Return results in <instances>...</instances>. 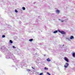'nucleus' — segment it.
I'll return each mask as SVG.
<instances>
[{
    "instance_id": "f257e3e1",
    "label": "nucleus",
    "mask_w": 75,
    "mask_h": 75,
    "mask_svg": "<svg viewBox=\"0 0 75 75\" xmlns=\"http://www.w3.org/2000/svg\"><path fill=\"white\" fill-rule=\"evenodd\" d=\"M6 58L7 59H11L13 60L14 62H18V60H16V59L15 58V56H14L13 53H8L7 54H6Z\"/></svg>"
},
{
    "instance_id": "f03ea898",
    "label": "nucleus",
    "mask_w": 75,
    "mask_h": 75,
    "mask_svg": "<svg viewBox=\"0 0 75 75\" xmlns=\"http://www.w3.org/2000/svg\"><path fill=\"white\" fill-rule=\"evenodd\" d=\"M24 62H22L21 63H18L17 65V66L18 68H20V67H21L22 68L24 66Z\"/></svg>"
},
{
    "instance_id": "7ed1b4c3",
    "label": "nucleus",
    "mask_w": 75,
    "mask_h": 75,
    "mask_svg": "<svg viewBox=\"0 0 75 75\" xmlns=\"http://www.w3.org/2000/svg\"><path fill=\"white\" fill-rule=\"evenodd\" d=\"M58 31L59 33H61V34H62L64 35V34H66V33L64 31H60L59 29H58Z\"/></svg>"
},
{
    "instance_id": "20e7f679",
    "label": "nucleus",
    "mask_w": 75,
    "mask_h": 75,
    "mask_svg": "<svg viewBox=\"0 0 75 75\" xmlns=\"http://www.w3.org/2000/svg\"><path fill=\"white\" fill-rule=\"evenodd\" d=\"M64 59L65 61L67 62H69V60H68V59L67 57H64Z\"/></svg>"
},
{
    "instance_id": "39448f33",
    "label": "nucleus",
    "mask_w": 75,
    "mask_h": 75,
    "mask_svg": "<svg viewBox=\"0 0 75 75\" xmlns=\"http://www.w3.org/2000/svg\"><path fill=\"white\" fill-rule=\"evenodd\" d=\"M69 65V64H68V63H66V64L64 65V67L65 68H67L68 67Z\"/></svg>"
},
{
    "instance_id": "423d86ee",
    "label": "nucleus",
    "mask_w": 75,
    "mask_h": 75,
    "mask_svg": "<svg viewBox=\"0 0 75 75\" xmlns=\"http://www.w3.org/2000/svg\"><path fill=\"white\" fill-rule=\"evenodd\" d=\"M72 55L73 57H75V52H73Z\"/></svg>"
},
{
    "instance_id": "0eeeda50",
    "label": "nucleus",
    "mask_w": 75,
    "mask_h": 75,
    "mask_svg": "<svg viewBox=\"0 0 75 75\" xmlns=\"http://www.w3.org/2000/svg\"><path fill=\"white\" fill-rule=\"evenodd\" d=\"M47 61H48V62H50L51 61V59H50V58H48L47 59Z\"/></svg>"
},
{
    "instance_id": "6e6552de",
    "label": "nucleus",
    "mask_w": 75,
    "mask_h": 75,
    "mask_svg": "<svg viewBox=\"0 0 75 75\" xmlns=\"http://www.w3.org/2000/svg\"><path fill=\"white\" fill-rule=\"evenodd\" d=\"M74 36H71L70 37V39L71 40H72V39H74Z\"/></svg>"
},
{
    "instance_id": "1a4fd4ad",
    "label": "nucleus",
    "mask_w": 75,
    "mask_h": 75,
    "mask_svg": "<svg viewBox=\"0 0 75 75\" xmlns=\"http://www.w3.org/2000/svg\"><path fill=\"white\" fill-rule=\"evenodd\" d=\"M58 30H55L54 32H53V33H54V34H55V33H58Z\"/></svg>"
},
{
    "instance_id": "9d476101",
    "label": "nucleus",
    "mask_w": 75,
    "mask_h": 75,
    "mask_svg": "<svg viewBox=\"0 0 75 75\" xmlns=\"http://www.w3.org/2000/svg\"><path fill=\"white\" fill-rule=\"evenodd\" d=\"M59 10H56V13H59Z\"/></svg>"
},
{
    "instance_id": "9b49d317",
    "label": "nucleus",
    "mask_w": 75,
    "mask_h": 75,
    "mask_svg": "<svg viewBox=\"0 0 75 75\" xmlns=\"http://www.w3.org/2000/svg\"><path fill=\"white\" fill-rule=\"evenodd\" d=\"M9 42L11 44H12L13 43V42L11 40H9Z\"/></svg>"
},
{
    "instance_id": "f8f14e48",
    "label": "nucleus",
    "mask_w": 75,
    "mask_h": 75,
    "mask_svg": "<svg viewBox=\"0 0 75 75\" xmlns=\"http://www.w3.org/2000/svg\"><path fill=\"white\" fill-rule=\"evenodd\" d=\"M33 40V39H31L29 40V41H30V42H31Z\"/></svg>"
},
{
    "instance_id": "ddd939ff",
    "label": "nucleus",
    "mask_w": 75,
    "mask_h": 75,
    "mask_svg": "<svg viewBox=\"0 0 75 75\" xmlns=\"http://www.w3.org/2000/svg\"><path fill=\"white\" fill-rule=\"evenodd\" d=\"M22 9L23 10H25V7H23Z\"/></svg>"
},
{
    "instance_id": "4468645a",
    "label": "nucleus",
    "mask_w": 75,
    "mask_h": 75,
    "mask_svg": "<svg viewBox=\"0 0 75 75\" xmlns=\"http://www.w3.org/2000/svg\"><path fill=\"white\" fill-rule=\"evenodd\" d=\"M48 69L46 67H45L44 69H45V70H48Z\"/></svg>"
},
{
    "instance_id": "2eb2a0df",
    "label": "nucleus",
    "mask_w": 75,
    "mask_h": 75,
    "mask_svg": "<svg viewBox=\"0 0 75 75\" xmlns=\"http://www.w3.org/2000/svg\"><path fill=\"white\" fill-rule=\"evenodd\" d=\"M5 37H6L5 35H2V38H4Z\"/></svg>"
},
{
    "instance_id": "dca6fc26",
    "label": "nucleus",
    "mask_w": 75,
    "mask_h": 75,
    "mask_svg": "<svg viewBox=\"0 0 75 75\" xmlns=\"http://www.w3.org/2000/svg\"><path fill=\"white\" fill-rule=\"evenodd\" d=\"M15 12H16V13H18V11H17V10L16 9L15 10Z\"/></svg>"
},
{
    "instance_id": "f3484780",
    "label": "nucleus",
    "mask_w": 75,
    "mask_h": 75,
    "mask_svg": "<svg viewBox=\"0 0 75 75\" xmlns=\"http://www.w3.org/2000/svg\"><path fill=\"white\" fill-rule=\"evenodd\" d=\"M43 75V73H40L39 75Z\"/></svg>"
},
{
    "instance_id": "a211bd4d",
    "label": "nucleus",
    "mask_w": 75,
    "mask_h": 75,
    "mask_svg": "<svg viewBox=\"0 0 75 75\" xmlns=\"http://www.w3.org/2000/svg\"><path fill=\"white\" fill-rule=\"evenodd\" d=\"M67 40H68L69 41V40H70V39H69V38H67Z\"/></svg>"
},
{
    "instance_id": "6ab92c4d",
    "label": "nucleus",
    "mask_w": 75,
    "mask_h": 75,
    "mask_svg": "<svg viewBox=\"0 0 75 75\" xmlns=\"http://www.w3.org/2000/svg\"><path fill=\"white\" fill-rule=\"evenodd\" d=\"M15 67V66H14V65H12V67Z\"/></svg>"
},
{
    "instance_id": "aec40b11",
    "label": "nucleus",
    "mask_w": 75,
    "mask_h": 75,
    "mask_svg": "<svg viewBox=\"0 0 75 75\" xmlns=\"http://www.w3.org/2000/svg\"><path fill=\"white\" fill-rule=\"evenodd\" d=\"M31 71V70H30V69H28L27 70V71Z\"/></svg>"
},
{
    "instance_id": "412c9836",
    "label": "nucleus",
    "mask_w": 75,
    "mask_h": 75,
    "mask_svg": "<svg viewBox=\"0 0 75 75\" xmlns=\"http://www.w3.org/2000/svg\"><path fill=\"white\" fill-rule=\"evenodd\" d=\"M61 21L63 23V22H64V21H63V20H62Z\"/></svg>"
},
{
    "instance_id": "4be33fe9",
    "label": "nucleus",
    "mask_w": 75,
    "mask_h": 75,
    "mask_svg": "<svg viewBox=\"0 0 75 75\" xmlns=\"http://www.w3.org/2000/svg\"><path fill=\"white\" fill-rule=\"evenodd\" d=\"M13 48H16V47H15L14 46H13Z\"/></svg>"
},
{
    "instance_id": "5701e85b",
    "label": "nucleus",
    "mask_w": 75,
    "mask_h": 75,
    "mask_svg": "<svg viewBox=\"0 0 75 75\" xmlns=\"http://www.w3.org/2000/svg\"><path fill=\"white\" fill-rule=\"evenodd\" d=\"M32 68H33V69H35V68H33V67H32Z\"/></svg>"
},
{
    "instance_id": "b1692460",
    "label": "nucleus",
    "mask_w": 75,
    "mask_h": 75,
    "mask_svg": "<svg viewBox=\"0 0 75 75\" xmlns=\"http://www.w3.org/2000/svg\"><path fill=\"white\" fill-rule=\"evenodd\" d=\"M58 20H59V21H61V19H59Z\"/></svg>"
},
{
    "instance_id": "393cba45",
    "label": "nucleus",
    "mask_w": 75,
    "mask_h": 75,
    "mask_svg": "<svg viewBox=\"0 0 75 75\" xmlns=\"http://www.w3.org/2000/svg\"><path fill=\"white\" fill-rule=\"evenodd\" d=\"M44 57H45V56H46V55L44 54Z\"/></svg>"
},
{
    "instance_id": "a878e982",
    "label": "nucleus",
    "mask_w": 75,
    "mask_h": 75,
    "mask_svg": "<svg viewBox=\"0 0 75 75\" xmlns=\"http://www.w3.org/2000/svg\"><path fill=\"white\" fill-rule=\"evenodd\" d=\"M0 5H1V6H3V4L1 5V4H0Z\"/></svg>"
},
{
    "instance_id": "bb28decb",
    "label": "nucleus",
    "mask_w": 75,
    "mask_h": 75,
    "mask_svg": "<svg viewBox=\"0 0 75 75\" xmlns=\"http://www.w3.org/2000/svg\"><path fill=\"white\" fill-rule=\"evenodd\" d=\"M62 47H63V46H64V45H62Z\"/></svg>"
},
{
    "instance_id": "cd10ccee",
    "label": "nucleus",
    "mask_w": 75,
    "mask_h": 75,
    "mask_svg": "<svg viewBox=\"0 0 75 75\" xmlns=\"http://www.w3.org/2000/svg\"><path fill=\"white\" fill-rule=\"evenodd\" d=\"M19 23H21V22L20 21V22H19Z\"/></svg>"
},
{
    "instance_id": "c85d7f7f",
    "label": "nucleus",
    "mask_w": 75,
    "mask_h": 75,
    "mask_svg": "<svg viewBox=\"0 0 75 75\" xmlns=\"http://www.w3.org/2000/svg\"><path fill=\"white\" fill-rule=\"evenodd\" d=\"M35 54H36V55H37V53H35Z\"/></svg>"
},
{
    "instance_id": "c756f323",
    "label": "nucleus",
    "mask_w": 75,
    "mask_h": 75,
    "mask_svg": "<svg viewBox=\"0 0 75 75\" xmlns=\"http://www.w3.org/2000/svg\"><path fill=\"white\" fill-rule=\"evenodd\" d=\"M16 69L17 70V68H16Z\"/></svg>"
},
{
    "instance_id": "7c9ffc66",
    "label": "nucleus",
    "mask_w": 75,
    "mask_h": 75,
    "mask_svg": "<svg viewBox=\"0 0 75 75\" xmlns=\"http://www.w3.org/2000/svg\"><path fill=\"white\" fill-rule=\"evenodd\" d=\"M1 57V55H0V57Z\"/></svg>"
},
{
    "instance_id": "2f4dec72",
    "label": "nucleus",
    "mask_w": 75,
    "mask_h": 75,
    "mask_svg": "<svg viewBox=\"0 0 75 75\" xmlns=\"http://www.w3.org/2000/svg\"><path fill=\"white\" fill-rule=\"evenodd\" d=\"M18 55H20V54H18Z\"/></svg>"
}]
</instances>
